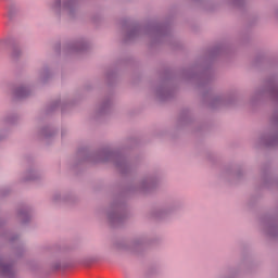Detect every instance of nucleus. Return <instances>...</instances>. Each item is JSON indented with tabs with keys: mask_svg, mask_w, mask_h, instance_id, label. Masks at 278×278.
<instances>
[{
	"mask_svg": "<svg viewBox=\"0 0 278 278\" xmlns=\"http://www.w3.org/2000/svg\"><path fill=\"white\" fill-rule=\"evenodd\" d=\"M195 71L197 67L184 70L182 76L185 77V79L197 80L198 89L203 90V101L207 103L210 108L216 110V108H225L226 105H231V100L229 98L223 96H214V92H212V88L210 87L212 84V79H214L212 71L204 70L200 74H194Z\"/></svg>",
	"mask_w": 278,
	"mask_h": 278,
	"instance_id": "f257e3e1",
	"label": "nucleus"
},
{
	"mask_svg": "<svg viewBox=\"0 0 278 278\" xmlns=\"http://www.w3.org/2000/svg\"><path fill=\"white\" fill-rule=\"evenodd\" d=\"M126 33L124 35V42H131L142 36H149L151 40V45H157V42H162L166 36L170 35V27L167 24H162L159 22H151L147 24L143 28L138 24H131L127 21H124L123 24Z\"/></svg>",
	"mask_w": 278,
	"mask_h": 278,
	"instance_id": "f03ea898",
	"label": "nucleus"
},
{
	"mask_svg": "<svg viewBox=\"0 0 278 278\" xmlns=\"http://www.w3.org/2000/svg\"><path fill=\"white\" fill-rule=\"evenodd\" d=\"M87 162L99 164V162H113L115 168L122 175H129L131 172V165L127 162V159L119 152L113 151L110 148H104L96 153L89 154Z\"/></svg>",
	"mask_w": 278,
	"mask_h": 278,
	"instance_id": "7ed1b4c3",
	"label": "nucleus"
},
{
	"mask_svg": "<svg viewBox=\"0 0 278 278\" xmlns=\"http://www.w3.org/2000/svg\"><path fill=\"white\" fill-rule=\"evenodd\" d=\"M127 220V203L123 198H117L108 211V222L111 227H121Z\"/></svg>",
	"mask_w": 278,
	"mask_h": 278,
	"instance_id": "20e7f679",
	"label": "nucleus"
},
{
	"mask_svg": "<svg viewBox=\"0 0 278 278\" xmlns=\"http://www.w3.org/2000/svg\"><path fill=\"white\" fill-rule=\"evenodd\" d=\"M271 123L277 128V132H268L260 138L261 144L267 149H274V147H278V111L273 114Z\"/></svg>",
	"mask_w": 278,
	"mask_h": 278,
	"instance_id": "39448f33",
	"label": "nucleus"
},
{
	"mask_svg": "<svg viewBox=\"0 0 278 278\" xmlns=\"http://www.w3.org/2000/svg\"><path fill=\"white\" fill-rule=\"evenodd\" d=\"M256 99H262V97H270L273 101L278 103V84L275 78H269L263 90L255 93Z\"/></svg>",
	"mask_w": 278,
	"mask_h": 278,
	"instance_id": "423d86ee",
	"label": "nucleus"
},
{
	"mask_svg": "<svg viewBox=\"0 0 278 278\" xmlns=\"http://www.w3.org/2000/svg\"><path fill=\"white\" fill-rule=\"evenodd\" d=\"M156 97L160 101H170L175 97V88L170 86V80L164 79L156 89Z\"/></svg>",
	"mask_w": 278,
	"mask_h": 278,
	"instance_id": "0eeeda50",
	"label": "nucleus"
},
{
	"mask_svg": "<svg viewBox=\"0 0 278 278\" xmlns=\"http://www.w3.org/2000/svg\"><path fill=\"white\" fill-rule=\"evenodd\" d=\"M155 188V178L148 177L143 178L136 190H139V192H151Z\"/></svg>",
	"mask_w": 278,
	"mask_h": 278,
	"instance_id": "6e6552de",
	"label": "nucleus"
},
{
	"mask_svg": "<svg viewBox=\"0 0 278 278\" xmlns=\"http://www.w3.org/2000/svg\"><path fill=\"white\" fill-rule=\"evenodd\" d=\"M227 51V48H225V46L219 45V46H215L213 49H211L207 53V60L212 61V60H216V58H218L219 55H223V53H225Z\"/></svg>",
	"mask_w": 278,
	"mask_h": 278,
	"instance_id": "1a4fd4ad",
	"label": "nucleus"
},
{
	"mask_svg": "<svg viewBox=\"0 0 278 278\" xmlns=\"http://www.w3.org/2000/svg\"><path fill=\"white\" fill-rule=\"evenodd\" d=\"M88 50V43L84 40L73 41L72 53H84Z\"/></svg>",
	"mask_w": 278,
	"mask_h": 278,
	"instance_id": "9d476101",
	"label": "nucleus"
},
{
	"mask_svg": "<svg viewBox=\"0 0 278 278\" xmlns=\"http://www.w3.org/2000/svg\"><path fill=\"white\" fill-rule=\"evenodd\" d=\"M111 108H112V98H106L101 103L98 112L100 115L108 114Z\"/></svg>",
	"mask_w": 278,
	"mask_h": 278,
	"instance_id": "9b49d317",
	"label": "nucleus"
},
{
	"mask_svg": "<svg viewBox=\"0 0 278 278\" xmlns=\"http://www.w3.org/2000/svg\"><path fill=\"white\" fill-rule=\"evenodd\" d=\"M266 231L270 238H278V226L275 223L268 224Z\"/></svg>",
	"mask_w": 278,
	"mask_h": 278,
	"instance_id": "f8f14e48",
	"label": "nucleus"
},
{
	"mask_svg": "<svg viewBox=\"0 0 278 278\" xmlns=\"http://www.w3.org/2000/svg\"><path fill=\"white\" fill-rule=\"evenodd\" d=\"M116 80V73L115 72H108L106 74V81L109 85H112Z\"/></svg>",
	"mask_w": 278,
	"mask_h": 278,
	"instance_id": "ddd939ff",
	"label": "nucleus"
},
{
	"mask_svg": "<svg viewBox=\"0 0 278 278\" xmlns=\"http://www.w3.org/2000/svg\"><path fill=\"white\" fill-rule=\"evenodd\" d=\"M142 247V243L140 242V240H137L132 243V251L138 252V249H140Z\"/></svg>",
	"mask_w": 278,
	"mask_h": 278,
	"instance_id": "4468645a",
	"label": "nucleus"
},
{
	"mask_svg": "<svg viewBox=\"0 0 278 278\" xmlns=\"http://www.w3.org/2000/svg\"><path fill=\"white\" fill-rule=\"evenodd\" d=\"M232 3L237 8H242V5L244 4V0H232Z\"/></svg>",
	"mask_w": 278,
	"mask_h": 278,
	"instance_id": "2eb2a0df",
	"label": "nucleus"
},
{
	"mask_svg": "<svg viewBox=\"0 0 278 278\" xmlns=\"http://www.w3.org/2000/svg\"><path fill=\"white\" fill-rule=\"evenodd\" d=\"M162 214H163L162 211H155V212L153 213V216H154V218H162Z\"/></svg>",
	"mask_w": 278,
	"mask_h": 278,
	"instance_id": "dca6fc26",
	"label": "nucleus"
},
{
	"mask_svg": "<svg viewBox=\"0 0 278 278\" xmlns=\"http://www.w3.org/2000/svg\"><path fill=\"white\" fill-rule=\"evenodd\" d=\"M186 116H188V111L182 112L180 119L184 121L186 118Z\"/></svg>",
	"mask_w": 278,
	"mask_h": 278,
	"instance_id": "f3484780",
	"label": "nucleus"
},
{
	"mask_svg": "<svg viewBox=\"0 0 278 278\" xmlns=\"http://www.w3.org/2000/svg\"><path fill=\"white\" fill-rule=\"evenodd\" d=\"M72 16H73V9H72Z\"/></svg>",
	"mask_w": 278,
	"mask_h": 278,
	"instance_id": "a211bd4d",
	"label": "nucleus"
}]
</instances>
